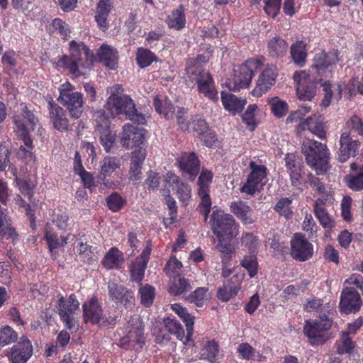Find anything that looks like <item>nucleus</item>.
<instances>
[{"label": "nucleus", "mask_w": 363, "mask_h": 363, "mask_svg": "<svg viewBox=\"0 0 363 363\" xmlns=\"http://www.w3.org/2000/svg\"><path fill=\"white\" fill-rule=\"evenodd\" d=\"M94 59L93 53L85 44L72 40L69 43V55L60 57L56 66L60 69H66L75 77H79L87 74Z\"/></svg>", "instance_id": "f257e3e1"}, {"label": "nucleus", "mask_w": 363, "mask_h": 363, "mask_svg": "<svg viewBox=\"0 0 363 363\" xmlns=\"http://www.w3.org/2000/svg\"><path fill=\"white\" fill-rule=\"evenodd\" d=\"M105 113V117L114 118L117 115L125 114L130 121L138 124L145 123V116L137 112L132 99L128 95H117L113 92L107 99L105 109L101 111Z\"/></svg>", "instance_id": "f03ea898"}, {"label": "nucleus", "mask_w": 363, "mask_h": 363, "mask_svg": "<svg viewBox=\"0 0 363 363\" xmlns=\"http://www.w3.org/2000/svg\"><path fill=\"white\" fill-rule=\"evenodd\" d=\"M301 152L307 164L318 174H323L328 169L330 153L325 144L304 138L301 143Z\"/></svg>", "instance_id": "7ed1b4c3"}, {"label": "nucleus", "mask_w": 363, "mask_h": 363, "mask_svg": "<svg viewBox=\"0 0 363 363\" xmlns=\"http://www.w3.org/2000/svg\"><path fill=\"white\" fill-rule=\"evenodd\" d=\"M60 96L58 101L69 112L72 118H79L83 113V95L75 91L74 86L67 82L59 87Z\"/></svg>", "instance_id": "20e7f679"}, {"label": "nucleus", "mask_w": 363, "mask_h": 363, "mask_svg": "<svg viewBox=\"0 0 363 363\" xmlns=\"http://www.w3.org/2000/svg\"><path fill=\"white\" fill-rule=\"evenodd\" d=\"M190 80L195 82L198 91L213 101H218V93L215 89L213 80L210 74L196 65H189L186 69Z\"/></svg>", "instance_id": "39448f33"}, {"label": "nucleus", "mask_w": 363, "mask_h": 363, "mask_svg": "<svg viewBox=\"0 0 363 363\" xmlns=\"http://www.w3.org/2000/svg\"><path fill=\"white\" fill-rule=\"evenodd\" d=\"M210 223L211 230L217 238L232 239L238 233V225L233 216L220 210L213 212Z\"/></svg>", "instance_id": "423d86ee"}, {"label": "nucleus", "mask_w": 363, "mask_h": 363, "mask_svg": "<svg viewBox=\"0 0 363 363\" xmlns=\"http://www.w3.org/2000/svg\"><path fill=\"white\" fill-rule=\"evenodd\" d=\"M332 326V320L328 315H320L318 319L307 320L303 328L305 335L313 345L325 343L330 337L328 330Z\"/></svg>", "instance_id": "0eeeda50"}, {"label": "nucleus", "mask_w": 363, "mask_h": 363, "mask_svg": "<svg viewBox=\"0 0 363 363\" xmlns=\"http://www.w3.org/2000/svg\"><path fill=\"white\" fill-rule=\"evenodd\" d=\"M257 60H247L238 70L235 71L234 75L226 82L227 87L232 91H239L249 86L254 75V69H257Z\"/></svg>", "instance_id": "6e6552de"}, {"label": "nucleus", "mask_w": 363, "mask_h": 363, "mask_svg": "<svg viewBox=\"0 0 363 363\" xmlns=\"http://www.w3.org/2000/svg\"><path fill=\"white\" fill-rule=\"evenodd\" d=\"M249 166L251 172L240 191L248 195H253L256 191H259L265 185L267 169L265 166L258 165L255 162H251Z\"/></svg>", "instance_id": "1a4fd4ad"}, {"label": "nucleus", "mask_w": 363, "mask_h": 363, "mask_svg": "<svg viewBox=\"0 0 363 363\" xmlns=\"http://www.w3.org/2000/svg\"><path fill=\"white\" fill-rule=\"evenodd\" d=\"M79 303L74 294H71L67 300L62 296L58 300V313L61 320L69 330L75 328L77 317L75 312L79 309Z\"/></svg>", "instance_id": "9d476101"}, {"label": "nucleus", "mask_w": 363, "mask_h": 363, "mask_svg": "<svg viewBox=\"0 0 363 363\" xmlns=\"http://www.w3.org/2000/svg\"><path fill=\"white\" fill-rule=\"evenodd\" d=\"M96 123V131L99 135L100 141L106 152L113 147L116 139V134L110 129L109 118L105 117V113L97 111L94 113Z\"/></svg>", "instance_id": "9b49d317"}, {"label": "nucleus", "mask_w": 363, "mask_h": 363, "mask_svg": "<svg viewBox=\"0 0 363 363\" xmlns=\"http://www.w3.org/2000/svg\"><path fill=\"white\" fill-rule=\"evenodd\" d=\"M290 245L291 255L294 259L304 262L312 257L313 245L301 233H296Z\"/></svg>", "instance_id": "f8f14e48"}, {"label": "nucleus", "mask_w": 363, "mask_h": 363, "mask_svg": "<svg viewBox=\"0 0 363 363\" xmlns=\"http://www.w3.org/2000/svg\"><path fill=\"white\" fill-rule=\"evenodd\" d=\"M108 292L110 299L122 304L125 308H131L135 304L133 291L114 281L108 282Z\"/></svg>", "instance_id": "ddd939ff"}, {"label": "nucleus", "mask_w": 363, "mask_h": 363, "mask_svg": "<svg viewBox=\"0 0 363 363\" xmlns=\"http://www.w3.org/2000/svg\"><path fill=\"white\" fill-rule=\"evenodd\" d=\"M296 82L297 95L301 101H311L315 95V86L306 72H296L294 76Z\"/></svg>", "instance_id": "4468645a"}, {"label": "nucleus", "mask_w": 363, "mask_h": 363, "mask_svg": "<svg viewBox=\"0 0 363 363\" xmlns=\"http://www.w3.org/2000/svg\"><path fill=\"white\" fill-rule=\"evenodd\" d=\"M359 146V141L352 137L350 133L343 132L340 138V148L337 159L340 162H346L351 156L356 155Z\"/></svg>", "instance_id": "2eb2a0df"}, {"label": "nucleus", "mask_w": 363, "mask_h": 363, "mask_svg": "<svg viewBox=\"0 0 363 363\" xmlns=\"http://www.w3.org/2000/svg\"><path fill=\"white\" fill-rule=\"evenodd\" d=\"M33 354V347L26 336L14 345L9 353V359L11 363H26Z\"/></svg>", "instance_id": "dca6fc26"}, {"label": "nucleus", "mask_w": 363, "mask_h": 363, "mask_svg": "<svg viewBox=\"0 0 363 363\" xmlns=\"http://www.w3.org/2000/svg\"><path fill=\"white\" fill-rule=\"evenodd\" d=\"M145 140L144 130L140 129L130 124L123 126V133L121 137V145L130 149L133 147H139Z\"/></svg>", "instance_id": "f3484780"}, {"label": "nucleus", "mask_w": 363, "mask_h": 363, "mask_svg": "<svg viewBox=\"0 0 363 363\" xmlns=\"http://www.w3.org/2000/svg\"><path fill=\"white\" fill-rule=\"evenodd\" d=\"M362 304L359 293L352 288H345L340 296V306L345 313H356Z\"/></svg>", "instance_id": "a211bd4d"}, {"label": "nucleus", "mask_w": 363, "mask_h": 363, "mask_svg": "<svg viewBox=\"0 0 363 363\" xmlns=\"http://www.w3.org/2000/svg\"><path fill=\"white\" fill-rule=\"evenodd\" d=\"M339 60L337 51H332L328 53L320 52L315 55L312 68L315 69L318 74L327 77L330 73V70L328 69Z\"/></svg>", "instance_id": "6ab92c4d"}, {"label": "nucleus", "mask_w": 363, "mask_h": 363, "mask_svg": "<svg viewBox=\"0 0 363 363\" xmlns=\"http://www.w3.org/2000/svg\"><path fill=\"white\" fill-rule=\"evenodd\" d=\"M277 76V67L274 65L267 66L259 75L252 94L259 96L267 91L275 83Z\"/></svg>", "instance_id": "aec40b11"}, {"label": "nucleus", "mask_w": 363, "mask_h": 363, "mask_svg": "<svg viewBox=\"0 0 363 363\" xmlns=\"http://www.w3.org/2000/svg\"><path fill=\"white\" fill-rule=\"evenodd\" d=\"M179 167L185 177L191 181L195 179L199 172V161L194 152L184 153L178 160Z\"/></svg>", "instance_id": "412c9836"}, {"label": "nucleus", "mask_w": 363, "mask_h": 363, "mask_svg": "<svg viewBox=\"0 0 363 363\" xmlns=\"http://www.w3.org/2000/svg\"><path fill=\"white\" fill-rule=\"evenodd\" d=\"M16 123L18 124V135L22 138L24 145H21L18 150L17 155L19 158L26 160V162H30L34 160L33 154V141L24 129L23 125L21 122L17 119Z\"/></svg>", "instance_id": "4be33fe9"}, {"label": "nucleus", "mask_w": 363, "mask_h": 363, "mask_svg": "<svg viewBox=\"0 0 363 363\" xmlns=\"http://www.w3.org/2000/svg\"><path fill=\"white\" fill-rule=\"evenodd\" d=\"M82 308L85 323L90 322L92 324H97L102 319L101 306L96 297H92L89 301L85 302Z\"/></svg>", "instance_id": "5701e85b"}, {"label": "nucleus", "mask_w": 363, "mask_h": 363, "mask_svg": "<svg viewBox=\"0 0 363 363\" xmlns=\"http://www.w3.org/2000/svg\"><path fill=\"white\" fill-rule=\"evenodd\" d=\"M164 181L167 185L172 186L175 190L178 198L183 203H186L191 197V189L180 181L179 178L172 172L167 173Z\"/></svg>", "instance_id": "b1692460"}, {"label": "nucleus", "mask_w": 363, "mask_h": 363, "mask_svg": "<svg viewBox=\"0 0 363 363\" xmlns=\"http://www.w3.org/2000/svg\"><path fill=\"white\" fill-rule=\"evenodd\" d=\"M144 325L138 318H135V322L130 325L127 335L121 339V345L123 347L128 346L130 342H136L140 347H142L145 342L143 336Z\"/></svg>", "instance_id": "393cba45"}, {"label": "nucleus", "mask_w": 363, "mask_h": 363, "mask_svg": "<svg viewBox=\"0 0 363 363\" xmlns=\"http://www.w3.org/2000/svg\"><path fill=\"white\" fill-rule=\"evenodd\" d=\"M19 113L13 116V121L16 126V133H18V124L16 120L18 119L23 125L26 134L28 135L30 130H33L38 124V119L33 112L28 110V107L21 104L19 107Z\"/></svg>", "instance_id": "a878e982"}, {"label": "nucleus", "mask_w": 363, "mask_h": 363, "mask_svg": "<svg viewBox=\"0 0 363 363\" xmlns=\"http://www.w3.org/2000/svg\"><path fill=\"white\" fill-rule=\"evenodd\" d=\"M243 275L233 276L228 284L218 289L217 297L222 301L227 302L233 296H235L240 289V283L242 280Z\"/></svg>", "instance_id": "bb28decb"}, {"label": "nucleus", "mask_w": 363, "mask_h": 363, "mask_svg": "<svg viewBox=\"0 0 363 363\" xmlns=\"http://www.w3.org/2000/svg\"><path fill=\"white\" fill-rule=\"evenodd\" d=\"M285 162L292 184L297 186L301 184L300 180L303 173L302 163L294 154H287Z\"/></svg>", "instance_id": "cd10ccee"}, {"label": "nucleus", "mask_w": 363, "mask_h": 363, "mask_svg": "<svg viewBox=\"0 0 363 363\" xmlns=\"http://www.w3.org/2000/svg\"><path fill=\"white\" fill-rule=\"evenodd\" d=\"M50 118L53 127L59 131L67 130L69 128L68 119L65 110L57 104L49 103Z\"/></svg>", "instance_id": "c85d7f7f"}, {"label": "nucleus", "mask_w": 363, "mask_h": 363, "mask_svg": "<svg viewBox=\"0 0 363 363\" xmlns=\"http://www.w3.org/2000/svg\"><path fill=\"white\" fill-rule=\"evenodd\" d=\"M98 56L100 62L104 65L116 69L118 65V52L117 50L108 45H103L98 51Z\"/></svg>", "instance_id": "c756f323"}, {"label": "nucleus", "mask_w": 363, "mask_h": 363, "mask_svg": "<svg viewBox=\"0 0 363 363\" xmlns=\"http://www.w3.org/2000/svg\"><path fill=\"white\" fill-rule=\"evenodd\" d=\"M230 209L243 223L251 224L254 222L252 211L246 203L242 201H234L231 203Z\"/></svg>", "instance_id": "7c9ffc66"}, {"label": "nucleus", "mask_w": 363, "mask_h": 363, "mask_svg": "<svg viewBox=\"0 0 363 363\" xmlns=\"http://www.w3.org/2000/svg\"><path fill=\"white\" fill-rule=\"evenodd\" d=\"M325 206V202L318 199L314 201L313 211L320 225L324 228L331 229L335 226V221L328 213Z\"/></svg>", "instance_id": "2f4dec72"}, {"label": "nucleus", "mask_w": 363, "mask_h": 363, "mask_svg": "<svg viewBox=\"0 0 363 363\" xmlns=\"http://www.w3.org/2000/svg\"><path fill=\"white\" fill-rule=\"evenodd\" d=\"M113 0H100L95 16L98 26L103 30L108 28V17L112 6Z\"/></svg>", "instance_id": "473e14b6"}, {"label": "nucleus", "mask_w": 363, "mask_h": 363, "mask_svg": "<svg viewBox=\"0 0 363 363\" xmlns=\"http://www.w3.org/2000/svg\"><path fill=\"white\" fill-rule=\"evenodd\" d=\"M352 173L345 178L347 186L353 191L363 189V166L358 167L355 163L350 164Z\"/></svg>", "instance_id": "72a5a7b5"}, {"label": "nucleus", "mask_w": 363, "mask_h": 363, "mask_svg": "<svg viewBox=\"0 0 363 363\" xmlns=\"http://www.w3.org/2000/svg\"><path fill=\"white\" fill-rule=\"evenodd\" d=\"M221 101L224 108L229 112L233 113L240 112L246 104L244 99H238L231 93H221Z\"/></svg>", "instance_id": "f704fd0d"}, {"label": "nucleus", "mask_w": 363, "mask_h": 363, "mask_svg": "<svg viewBox=\"0 0 363 363\" xmlns=\"http://www.w3.org/2000/svg\"><path fill=\"white\" fill-rule=\"evenodd\" d=\"M303 128H307L311 133L320 139L325 137V132L323 126V121L320 116L313 115L308 117L302 123Z\"/></svg>", "instance_id": "c9c22d12"}, {"label": "nucleus", "mask_w": 363, "mask_h": 363, "mask_svg": "<svg viewBox=\"0 0 363 363\" xmlns=\"http://www.w3.org/2000/svg\"><path fill=\"white\" fill-rule=\"evenodd\" d=\"M287 49V43L279 36L273 38L268 43V52L272 57H282L286 53Z\"/></svg>", "instance_id": "e433bc0d"}, {"label": "nucleus", "mask_w": 363, "mask_h": 363, "mask_svg": "<svg viewBox=\"0 0 363 363\" xmlns=\"http://www.w3.org/2000/svg\"><path fill=\"white\" fill-rule=\"evenodd\" d=\"M322 79H320L321 86L324 91V98L322 101V104L325 107H328L331 103V99L334 97L336 100H340L342 96V89L340 85H336L333 89L332 86L328 81L322 82Z\"/></svg>", "instance_id": "4c0bfd02"}, {"label": "nucleus", "mask_w": 363, "mask_h": 363, "mask_svg": "<svg viewBox=\"0 0 363 363\" xmlns=\"http://www.w3.org/2000/svg\"><path fill=\"white\" fill-rule=\"evenodd\" d=\"M123 262V253L116 247H112L105 255L103 264L106 269H118Z\"/></svg>", "instance_id": "58836bf2"}, {"label": "nucleus", "mask_w": 363, "mask_h": 363, "mask_svg": "<svg viewBox=\"0 0 363 363\" xmlns=\"http://www.w3.org/2000/svg\"><path fill=\"white\" fill-rule=\"evenodd\" d=\"M306 46V44L305 43L298 41L291 47V55L293 61L299 67H303L306 62L307 56Z\"/></svg>", "instance_id": "ea45409f"}, {"label": "nucleus", "mask_w": 363, "mask_h": 363, "mask_svg": "<svg viewBox=\"0 0 363 363\" xmlns=\"http://www.w3.org/2000/svg\"><path fill=\"white\" fill-rule=\"evenodd\" d=\"M154 106L157 112L163 114L167 119L173 118L174 115V108L172 104L167 99H160L156 96L154 99Z\"/></svg>", "instance_id": "a19ab883"}, {"label": "nucleus", "mask_w": 363, "mask_h": 363, "mask_svg": "<svg viewBox=\"0 0 363 363\" xmlns=\"http://www.w3.org/2000/svg\"><path fill=\"white\" fill-rule=\"evenodd\" d=\"M121 165V158L115 156H106L101 162V173L104 177L110 176Z\"/></svg>", "instance_id": "79ce46f5"}, {"label": "nucleus", "mask_w": 363, "mask_h": 363, "mask_svg": "<svg viewBox=\"0 0 363 363\" xmlns=\"http://www.w3.org/2000/svg\"><path fill=\"white\" fill-rule=\"evenodd\" d=\"M186 20L182 6L172 11L167 19L168 26L175 30H181L185 26Z\"/></svg>", "instance_id": "37998d69"}, {"label": "nucleus", "mask_w": 363, "mask_h": 363, "mask_svg": "<svg viewBox=\"0 0 363 363\" xmlns=\"http://www.w3.org/2000/svg\"><path fill=\"white\" fill-rule=\"evenodd\" d=\"M164 328L169 333L176 335L178 340L183 341L184 344L186 345L189 342L186 341V336H184V330L182 326L177 320L167 318L164 320Z\"/></svg>", "instance_id": "c03bdc74"}, {"label": "nucleus", "mask_w": 363, "mask_h": 363, "mask_svg": "<svg viewBox=\"0 0 363 363\" xmlns=\"http://www.w3.org/2000/svg\"><path fill=\"white\" fill-rule=\"evenodd\" d=\"M156 60L155 55L150 50L144 48H139L137 50L136 61L140 67L144 68Z\"/></svg>", "instance_id": "a18cd8bd"}, {"label": "nucleus", "mask_w": 363, "mask_h": 363, "mask_svg": "<svg viewBox=\"0 0 363 363\" xmlns=\"http://www.w3.org/2000/svg\"><path fill=\"white\" fill-rule=\"evenodd\" d=\"M45 238L52 257L56 256V250L63 247L67 242V237H62L60 240L56 235L48 231L45 233Z\"/></svg>", "instance_id": "49530a36"}, {"label": "nucleus", "mask_w": 363, "mask_h": 363, "mask_svg": "<svg viewBox=\"0 0 363 363\" xmlns=\"http://www.w3.org/2000/svg\"><path fill=\"white\" fill-rule=\"evenodd\" d=\"M346 128L347 130L345 132L350 133L351 136L356 138L357 136H363V122L357 116H352L346 122Z\"/></svg>", "instance_id": "de8ad7c7"}, {"label": "nucleus", "mask_w": 363, "mask_h": 363, "mask_svg": "<svg viewBox=\"0 0 363 363\" xmlns=\"http://www.w3.org/2000/svg\"><path fill=\"white\" fill-rule=\"evenodd\" d=\"M210 298V294L206 288H198L191 295L188 300L197 306H202Z\"/></svg>", "instance_id": "09e8293b"}, {"label": "nucleus", "mask_w": 363, "mask_h": 363, "mask_svg": "<svg viewBox=\"0 0 363 363\" xmlns=\"http://www.w3.org/2000/svg\"><path fill=\"white\" fill-rule=\"evenodd\" d=\"M18 55L13 51L6 52L2 57V63L9 72H16Z\"/></svg>", "instance_id": "8fccbe9b"}, {"label": "nucleus", "mask_w": 363, "mask_h": 363, "mask_svg": "<svg viewBox=\"0 0 363 363\" xmlns=\"http://www.w3.org/2000/svg\"><path fill=\"white\" fill-rule=\"evenodd\" d=\"M218 243L216 245V249L221 253V257L223 262H228L230 259L233 249L230 243V239L226 238H218Z\"/></svg>", "instance_id": "3c124183"}, {"label": "nucleus", "mask_w": 363, "mask_h": 363, "mask_svg": "<svg viewBox=\"0 0 363 363\" xmlns=\"http://www.w3.org/2000/svg\"><path fill=\"white\" fill-rule=\"evenodd\" d=\"M17 333L9 326L0 329V349L17 340Z\"/></svg>", "instance_id": "603ef678"}, {"label": "nucleus", "mask_w": 363, "mask_h": 363, "mask_svg": "<svg viewBox=\"0 0 363 363\" xmlns=\"http://www.w3.org/2000/svg\"><path fill=\"white\" fill-rule=\"evenodd\" d=\"M139 292L141 303L146 307L151 306L155 296V289L152 286L146 284L140 288Z\"/></svg>", "instance_id": "864d4df0"}, {"label": "nucleus", "mask_w": 363, "mask_h": 363, "mask_svg": "<svg viewBox=\"0 0 363 363\" xmlns=\"http://www.w3.org/2000/svg\"><path fill=\"white\" fill-rule=\"evenodd\" d=\"M218 345L214 340L208 341L201 350V355L204 359L212 361L218 354Z\"/></svg>", "instance_id": "5fc2aeb1"}, {"label": "nucleus", "mask_w": 363, "mask_h": 363, "mask_svg": "<svg viewBox=\"0 0 363 363\" xmlns=\"http://www.w3.org/2000/svg\"><path fill=\"white\" fill-rule=\"evenodd\" d=\"M272 113L277 118H281L286 115L288 111L287 104L280 100L278 97L272 98L269 100Z\"/></svg>", "instance_id": "6e6d98bb"}, {"label": "nucleus", "mask_w": 363, "mask_h": 363, "mask_svg": "<svg viewBox=\"0 0 363 363\" xmlns=\"http://www.w3.org/2000/svg\"><path fill=\"white\" fill-rule=\"evenodd\" d=\"M354 345L347 333H342L341 339L337 345V352L338 354H350L354 349Z\"/></svg>", "instance_id": "4d7b16f0"}, {"label": "nucleus", "mask_w": 363, "mask_h": 363, "mask_svg": "<svg viewBox=\"0 0 363 363\" xmlns=\"http://www.w3.org/2000/svg\"><path fill=\"white\" fill-rule=\"evenodd\" d=\"M330 306L328 303L323 305L322 300L319 298H309L304 305V309L308 312H328Z\"/></svg>", "instance_id": "13d9d810"}, {"label": "nucleus", "mask_w": 363, "mask_h": 363, "mask_svg": "<svg viewBox=\"0 0 363 363\" xmlns=\"http://www.w3.org/2000/svg\"><path fill=\"white\" fill-rule=\"evenodd\" d=\"M147 264L145 263V261H140L138 259H135L133 262L130 269L131 278L133 280L138 282H140L142 281Z\"/></svg>", "instance_id": "bf43d9fd"}, {"label": "nucleus", "mask_w": 363, "mask_h": 363, "mask_svg": "<svg viewBox=\"0 0 363 363\" xmlns=\"http://www.w3.org/2000/svg\"><path fill=\"white\" fill-rule=\"evenodd\" d=\"M78 253L80 256L81 259L84 262L90 263L93 261H95L97 258L92 247L87 245L86 243L80 242Z\"/></svg>", "instance_id": "052dcab7"}, {"label": "nucleus", "mask_w": 363, "mask_h": 363, "mask_svg": "<svg viewBox=\"0 0 363 363\" xmlns=\"http://www.w3.org/2000/svg\"><path fill=\"white\" fill-rule=\"evenodd\" d=\"M198 195L201 198V204L199 205L200 212L204 216V218L206 220L208 213L211 208V200L209 196V191L201 190L198 191Z\"/></svg>", "instance_id": "680f3d73"}, {"label": "nucleus", "mask_w": 363, "mask_h": 363, "mask_svg": "<svg viewBox=\"0 0 363 363\" xmlns=\"http://www.w3.org/2000/svg\"><path fill=\"white\" fill-rule=\"evenodd\" d=\"M241 265L247 269L250 277H254L257 274V262L255 255L245 256L241 261Z\"/></svg>", "instance_id": "e2e57ef3"}, {"label": "nucleus", "mask_w": 363, "mask_h": 363, "mask_svg": "<svg viewBox=\"0 0 363 363\" xmlns=\"http://www.w3.org/2000/svg\"><path fill=\"white\" fill-rule=\"evenodd\" d=\"M191 289L189 282L184 278L179 277L177 280H174V285L169 288V291L174 294H182Z\"/></svg>", "instance_id": "0e129e2a"}, {"label": "nucleus", "mask_w": 363, "mask_h": 363, "mask_svg": "<svg viewBox=\"0 0 363 363\" xmlns=\"http://www.w3.org/2000/svg\"><path fill=\"white\" fill-rule=\"evenodd\" d=\"M303 230L308 233L309 238L316 237L318 225L311 214H306L303 222Z\"/></svg>", "instance_id": "69168bd1"}, {"label": "nucleus", "mask_w": 363, "mask_h": 363, "mask_svg": "<svg viewBox=\"0 0 363 363\" xmlns=\"http://www.w3.org/2000/svg\"><path fill=\"white\" fill-rule=\"evenodd\" d=\"M291 201L290 199L288 198H282L277 203L274 209L280 215L286 218H289L291 215Z\"/></svg>", "instance_id": "338daca9"}, {"label": "nucleus", "mask_w": 363, "mask_h": 363, "mask_svg": "<svg viewBox=\"0 0 363 363\" xmlns=\"http://www.w3.org/2000/svg\"><path fill=\"white\" fill-rule=\"evenodd\" d=\"M106 202L108 208L116 212L123 207L125 201L118 193H113L107 198Z\"/></svg>", "instance_id": "774afa93"}]
</instances>
